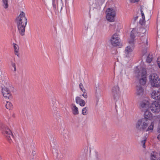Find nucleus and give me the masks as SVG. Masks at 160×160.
Here are the masks:
<instances>
[{
  "label": "nucleus",
  "instance_id": "1",
  "mask_svg": "<svg viewBox=\"0 0 160 160\" xmlns=\"http://www.w3.org/2000/svg\"><path fill=\"white\" fill-rule=\"evenodd\" d=\"M148 121L144 118L139 119L136 123V128L141 131L148 132L149 133L152 132L153 129L154 122H152L150 125Z\"/></svg>",
  "mask_w": 160,
  "mask_h": 160
},
{
  "label": "nucleus",
  "instance_id": "2",
  "mask_svg": "<svg viewBox=\"0 0 160 160\" xmlns=\"http://www.w3.org/2000/svg\"><path fill=\"white\" fill-rule=\"evenodd\" d=\"M137 34V29L133 28L131 32L130 38L128 40L129 45L125 49L124 54L126 57L130 58L132 56V52L134 48L135 38Z\"/></svg>",
  "mask_w": 160,
  "mask_h": 160
},
{
  "label": "nucleus",
  "instance_id": "3",
  "mask_svg": "<svg viewBox=\"0 0 160 160\" xmlns=\"http://www.w3.org/2000/svg\"><path fill=\"white\" fill-rule=\"evenodd\" d=\"M25 15V13L22 12L16 20L18 32L22 36L24 34L25 28L27 22V19Z\"/></svg>",
  "mask_w": 160,
  "mask_h": 160
},
{
  "label": "nucleus",
  "instance_id": "4",
  "mask_svg": "<svg viewBox=\"0 0 160 160\" xmlns=\"http://www.w3.org/2000/svg\"><path fill=\"white\" fill-rule=\"evenodd\" d=\"M136 76L139 80L140 84L142 85H144L146 83L147 72L145 69L140 68L137 66L135 70Z\"/></svg>",
  "mask_w": 160,
  "mask_h": 160
},
{
  "label": "nucleus",
  "instance_id": "5",
  "mask_svg": "<svg viewBox=\"0 0 160 160\" xmlns=\"http://www.w3.org/2000/svg\"><path fill=\"white\" fill-rule=\"evenodd\" d=\"M0 129L8 141L11 143L12 142V138H13V135L9 129L2 122H0Z\"/></svg>",
  "mask_w": 160,
  "mask_h": 160
},
{
  "label": "nucleus",
  "instance_id": "6",
  "mask_svg": "<svg viewBox=\"0 0 160 160\" xmlns=\"http://www.w3.org/2000/svg\"><path fill=\"white\" fill-rule=\"evenodd\" d=\"M150 82L152 87H158L160 85V79L156 73H152L149 76Z\"/></svg>",
  "mask_w": 160,
  "mask_h": 160
},
{
  "label": "nucleus",
  "instance_id": "7",
  "mask_svg": "<svg viewBox=\"0 0 160 160\" xmlns=\"http://www.w3.org/2000/svg\"><path fill=\"white\" fill-rule=\"evenodd\" d=\"M106 18L107 20L110 22H113L116 15L115 10L112 8H108L106 11Z\"/></svg>",
  "mask_w": 160,
  "mask_h": 160
},
{
  "label": "nucleus",
  "instance_id": "8",
  "mask_svg": "<svg viewBox=\"0 0 160 160\" xmlns=\"http://www.w3.org/2000/svg\"><path fill=\"white\" fill-rule=\"evenodd\" d=\"M112 94L113 99L115 102L117 101L120 96L121 91L118 85L113 87L112 90Z\"/></svg>",
  "mask_w": 160,
  "mask_h": 160
},
{
  "label": "nucleus",
  "instance_id": "9",
  "mask_svg": "<svg viewBox=\"0 0 160 160\" xmlns=\"http://www.w3.org/2000/svg\"><path fill=\"white\" fill-rule=\"evenodd\" d=\"M149 108L152 112L158 113L160 111V104L158 102L154 101L150 105Z\"/></svg>",
  "mask_w": 160,
  "mask_h": 160
},
{
  "label": "nucleus",
  "instance_id": "10",
  "mask_svg": "<svg viewBox=\"0 0 160 160\" xmlns=\"http://www.w3.org/2000/svg\"><path fill=\"white\" fill-rule=\"evenodd\" d=\"M112 45L114 46H119L120 43V38L119 35L117 33L113 34L110 39Z\"/></svg>",
  "mask_w": 160,
  "mask_h": 160
},
{
  "label": "nucleus",
  "instance_id": "11",
  "mask_svg": "<svg viewBox=\"0 0 160 160\" xmlns=\"http://www.w3.org/2000/svg\"><path fill=\"white\" fill-rule=\"evenodd\" d=\"M9 87H6L5 86L2 87L1 92L2 93L5 98H9L11 96V93Z\"/></svg>",
  "mask_w": 160,
  "mask_h": 160
},
{
  "label": "nucleus",
  "instance_id": "12",
  "mask_svg": "<svg viewBox=\"0 0 160 160\" xmlns=\"http://www.w3.org/2000/svg\"><path fill=\"white\" fill-rule=\"evenodd\" d=\"M151 98L156 100H160V91L155 90L152 91L151 93Z\"/></svg>",
  "mask_w": 160,
  "mask_h": 160
},
{
  "label": "nucleus",
  "instance_id": "13",
  "mask_svg": "<svg viewBox=\"0 0 160 160\" xmlns=\"http://www.w3.org/2000/svg\"><path fill=\"white\" fill-rule=\"evenodd\" d=\"M147 38L145 36H142L138 41L139 44H142L141 46L146 47L147 45Z\"/></svg>",
  "mask_w": 160,
  "mask_h": 160
},
{
  "label": "nucleus",
  "instance_id": "14",
  "mask_svg": "<svg viewBox=\"0 0 160 160\" xmlns=\"http://www.w3.org/2000/svg\"><path fill=\"white\" fill-rule=\"evenodd\" d=\"M140 104L142 110H145L148 108L149 102L147 100H144L141 102Z\"/></svg>",
  "mask_w": 160,
  "mask_h": 160
},
{
  "label": "nucleus",
  "instance_id": "15",
  "mask_svg": "<svg viewBox=\"0 0 160 160\" xmlns=\"http://www.w3.org/2000/svg\"><path fill=\"white\" fill-rule=\"evenodd\" d=\"M144 119L146 120H152L153 118L152 114L149 111L146 110L144 113Z\"/></svg>",
  "mask_w": 160,
  "mask_h": 160
},
{
  "label": "nucleus",
  "instance_id": "16",
  "mask_svg": "<svg viewBox=\"0 0 160 160\" xmlns=\"http://www.w3.org/2000/svg\"><path fill=\"white\" fill-rule=\"evenodd\" d=\"M76 102L77 104H79L81 107L84 106L86 104L84 100L81 99L79 97H77L75 98Z\"/></svg>",
  "mask_w": 160,
  "mask_h": 160
},
{
  "label": "nucleus",
  "instance_id": "17",
  "mask_svg": "<svg viewBox=\"0 0 160 160\" xmlns=\"http://www.w3.org/2000/svg\"><path fill=\"white\" fill-rule=\"evenodd\" d=\"M143 6L141 7V13L142 15V19H141L139 21V23L141 25H143L145 22V17L143 12V10L144 9Z\"/></svg>",
  "mask_w": 160,
  "mask_h": 160
},
{
  "label": "nucleus",
  "instance_id": "18",
  "mask_svg": "<svg viewBox=\"0 0 160 160\" xmlns=\"http://www.w3.org/2000/svg\"><path fill=\"white\" fill-rule=\"evenodd\" d=\"M151 160H160V153L158 155L159 157L158 158V154L156 152H152L151 154Z\"/></svg>",
  "mask_w": 160,
  "mask_h": 160
},
{
  "label": "nucleus",
  "instance_id": "19",
  "mask_svg": "<svg viewBox=\"0 0 160 160\" xmlns=\"http://www.w3.org/2000/svg\"><path fill=\"white\" fill-rule=\"evenodd\" d=\"M71 109L72 110V113L74 115H77L78 114V109L75 104H72Z\"/></svg>",
  "mask_w": 160,
  "mask_h": 160
},
{
  "label": "nucleus",
  "instance_id": "20",
  "mask_svg": "<svg viewBox=\"0 0 160 160\" xmlns=\"http://www.w3.org/2000/svg\"><path fill=\"white\" fill-rule=\"evenodd\" d=\"M143 92V89L141 86H139L137 87L136 93L137 95H142Z\"/></svg>",
  "mask_w": 160,
  "mask_h": 160
},
{
  "label": "nucleus",
  "instance_id": "21",
  "mask_svg": "<svg viewBox=\"0 0 160 160\" xmlns=\"http://www.w3.org/2000/svg\"><path fill=\"white\" fill-rule=\"evenodd\" d=\"M2 80V84H3V86H4L6 87H11L10 83L8 82V79L7 77L5 76Z\"/></svg>",
  "mask_w": 160,
  "mask_h": 160
},
{
  "label": "nucleus",
  "instance_id": "22",
  "mask_svg": "<svg viewBox=\"0 0 160 160\" xmlns=\"http://www.w3.org/2000/svg\"><path fill=\"white\" fill-rule=\"evenodd\" d=\"M13 46L14 48V53L18 57L19 56V47L17 44L13 43Z\"/></svg>",
  "mask_w": 160,
  "mask_h": 160
},
{
  "label": "nucleus",
  "instance_id": "23",
  "mask_svg": "<svg viewBox=\"0 0 160 160\" xmlns=\"http://www.w3.org/2000/svg\"><path fill=\"white\" fill-rule=\"evenodd\" d=\"M79 86L80 89L83 93V94L82 95V96H83L85 98H87V94L86 93V90L83 88L82 84L80 83L79 84Z\"/></svg>",
  "mask_w": 160,
  "mask_h": 160
},
{
  "label": "nucleus",
  "instance_id": "24",
  "mask_svg": "<svg viewBox=\"0 0 160 160\" xmlns=\"http://www.w3.org/2000/svg\"><path fill=\"white\" fill-rule=\"evenodd\" d=\"M8 0H2V6L5 9L8 8Z\"/></svg>",
  "mask_w": 160,
  "mask_h": 160
},
{
  "label": "nucleus",
  "instance_id": "25",
  "mask_svg": "<svg viewBox=\"0 0 160 160\" xmlns=\"http://www.w3.org/2000/svg\"><path fill=\"white\" fill-rule=\"evenodd\" d=\"M6 108L8 109H11L12 108V105L11 102H7L6 104Z\"/></svg>",
  "mask_w": 160,
  "mask_h": 160
},
{
  "label": "nucleus",
  "instance_id": "26",
  "mask_svg": "<svg viewBox=\"0 0 160 160\" xmlns=\"http://www.w3.org/2000/svg\"><path fill=\"white\" fill-rule=\"evenodd\" d=\"M147 135H146V136H145L144 138L143 139L141 140V144L142 145V147L144 148H145V143H146V141L147 139Z\"/></svg>",
  "mask_w": 160,
  "mask_h": 160
},
{
  "label": "nucleus",
  "instance_id": "27",
  "mask_svg": "<svg viewBox=\"0 0 160 160\" xmlns=\"http://www.w3.org/2000/svg\"><path fill=\"white\" fill-rule=\"evenodd\" d=\"M88 108L87 107H85L82 109V113L84 115H86L88 113Z\"/></svg>",
  "mask_w": 160,
  "mask_h": 160
},
{
  "label": "nucleus",
  "instance_id": "28",
  "mask_svg": "<svg viewBox=\"0 0 160 160\" xmlns=\"http://www.w3.org/2000/svg\"><path fill=\"white\" fill-rule=\"evenodd\" d=\"M152 56L149 55L147 57L146 62L148 63L151 62L152 60Z\"/></svg>",
  "mask_w": 160,
  "mask_h": 160
},
{
  "label": "nucleus",
  "instance_id": "29",
  "mask_svg": "<svg viewBox=\"0 0 160 160\" xmlns=\"http://www.w3.org/2000/svg\"><path fill=\"white\" fill-rule=\"evenodd\" d=\"M52 5L54 9H56L57 8L56 4V0H52Z\"/></svg>",
  "mask_w": 160,
  "mask_h": 160
},
{
  "label": "nucleus",
  "instance_id": "30",
  "mask_svg": "<svg viewBox=\"0 0 160 160\" xmlns=\"http://www.w3.org/2000/svg\"><path fill=\"white\" fill-rule=\"evenodd\" d=\"M11 65L14 68V71L15 72L16 70L15 63L13 62H11Z\"/></svg>",
  "mask_w": 160,
  "mask_h": 160
},
{
  "label": "nucleus",
  "instance_id": "31",
  "mask_svg": "<svg viewBox=\"0 0 160 160\" xmlns=\"http://www.w3.org/2000/svg\"><path fill=\"white\" fill-rule=\"evenodd\" d=\"M157 63L158 66L160 68V57H158L157 59Z\"/></svg>",
  "mask_w": 160,
  "mask_h": 160
},
{
  "label": "nucleus",
  "instance_id": "32",
  "mask_svg": "<svg viewBox=\"0 0 160 160\" xmlns=\"http://www.w3.org/2000/svg\"><path fill=\"white\" fill-rule=\"evenodd\" d=\"M138 18V16H136L133 18L132 19V22H133V23H134L137 20Z\"/></svg>",
  "mask_w": 160,
  "mask_h": 160
},
{
  "label": "nucleus",
  "instance_id": "33",
  "mask_svg": "<svg viewBox=\"0 0 160 160\" xmlns=\"http://www.w3.org/2000/svg\"><path fill=\"white\" fill-rule=\"evenodd\" d=\"M94 154H95L96 158H98L99 155V154L98 152L97 151H95Z\"/></svg>",
  "mask_w": 160,
  "mask_h": 160
},
{
  "label": "nucleus",
  "instance_id": "34",
  "mask_svg": "<svg viewBox=\"0 0 160 160\" xmlns=\"http://www.w3.org/2000/svg\"><path fill=\"white\" fill-rule=\"evenodd\" d=\"M141 31L142 33L143 34L146 32L147 29L145 28H142L141 29Z\"/></svg>",
  "mask_w": 160,
  "mask_h": 160
},
{
  "label": "nucleus",
  "instance_id": "35",
  "mask_svg": "<svg viewBox=\"0 0 160 160\" xmlns=\"http://www.w3.org/2000/svg\"><path fill=\"white\" fill-rule=\"evenodd\" d=\"M52 104H53V110L54 111H55L56 110H56V105H55V102H52Z\"/></svg>",
  "mask_w": 160,
  "mask_h": 160
},
{
  "label": "nucleus",
  "instance_id": "36",
  "mask_svg": "<svg viewBox=\"0 0 160 160\" xmlns=\"http://www.w3.org/2000/svg\"><path fill=\"white\" fill-rule=\"evenodd\" d=\"M139 0H130V2H138L139 1Z\"/></svg>",
  "mask_w": 160,
  "mask_h": 160
},
{
  "label": "nucleus",
  "instance_id": "37",
  "mask_svg": "<svg viewBox=\"0 0 160 160\" xmlns=\"http://www.w3.org/2000/svg\"><path fill=\"white\" fill-rule=\"evenodd\" d=\"M158 131L159 133H160V125H158Z\"/></svg>",
  "mask_w": 160,
  "mask_h": 160
},
{
  "label": "nucleus",
  "instance_id": "38",
  "mask_svg": "<svg viewBox=\"0 0 160 160\" xmlns=\"http://www.w3.org/2000/svg\"><path fill=\"white\" fill-rule=\"evenodd\" d=\"M157 138L160 141V134L158 135Z\"/></svg>",
  "mask_w": 160,
  "mask_h": 160
},
{
  "label": "nucleus",
  "instance_id": "39",
  "mask_svg": "<svg viewBox=\"0 0 160 160\" xmlns=\"http://www.w3.org/2000/svg\"><path fill=\"white\" fill-rule=\"evenodd\" d=\"M147 51H146V49H145L144 50V53L143 54V56L144 55V54H145V53Z\"/></svg>",
  "mask_w": 160,
  "mask_h": 160
},
{
  "label": "nucleus",
  "instance_id": "40",
  "mask_svg": "<svg viewBox=\"0 0 160 160\" xmlns=\"http://www.w3.org/2000/svg\"><path fill=\"white\" fill-rule=\"evenodd\" d=\"M32 154H33V155H34V154H35V151H33L32 152Z\"/></svg>",
  "mask_w": 160,
  "mask_h": 160
},
{
  "label": "nucleus",
  "instance_id": "41",
  "mask_svg": "<svg viewBox=\"0 0 160 160\" xmlns=\"http://www.w3.org/2000/svg\"><path fill=\"white\" fill-rule=\"evenodd\" d=\"M12 116L13 117H15V114L14 113H12Z\"/></svg>",
  "mask_w": 160,
  "mask_h": 160
},
{
  "label": "nucleus",
  "instance_id": "42",
  "mask_svg": "<svg viewBox=\"0 0 160 160\" xmlns=\"http://www.w3.org/2000/svg\"><path fill=\"white\" fill-rule=\"evenodd\" d=\"M159 125H160V121H159Z\"/></svg>",
  "mask_w": 160,
  "mask_h": 160
},
{
  "label": "nucleus",
  "instance_id": "43",
  "mask_svg": "<svg viewBox=\"0 0 160 160\" xmlns=\"http://www.w3.org/2000/svg\"><path fill=\"white\" fill-rule=\"evenodd\" d=\"M158 31H157V35H158Z\"/></svg>",
  "mask_w": 160,
  "mask_h": 160
},
{
  "label": "nucleus",
  "instance_id": "44",
  "mask_svg": "<svg viewBox=\"0 0 160 160\" xmlns=\"http://www.w3.org/2000/svg\"><path fill=\"white\" fill-rule=\"evenodd\" d=\"M85 28H86V29H88V27L86 28V27H85Z\"/></svg>",
  "mask_w": 160,
  "mask_h": 160
},
{
  "label": "nucleus",
  "instance_id": "45",
  "mask_svg": "<svg viewBox=\"0 0 160 160\" xmlns=\"http://www.w3.org/2000/svg\"><path fill=\"white\" fill-rule=\"evenodd\" d=\"M158 25H157V29H158Z\"/></svg>",
  "mask_w": 160,
  "mask_h": 160
}]
</instances>
